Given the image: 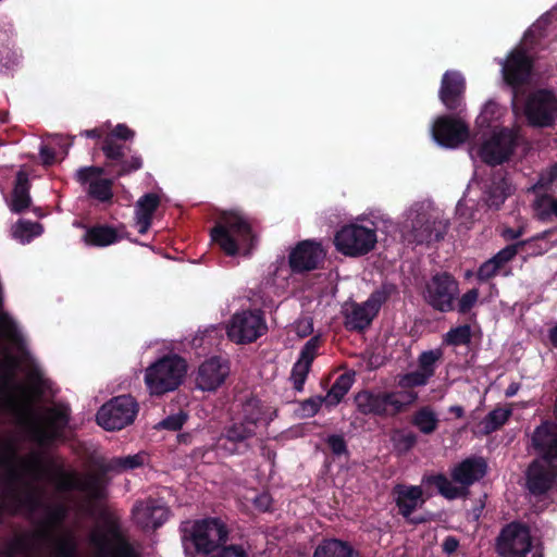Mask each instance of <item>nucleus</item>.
<instances>
[{"label": "nucleus", "mask_w": 557, "mask_h": 557, "mask_svg": "<svg viewBox=\"0 0 557 557\" xmlns=\"http://www.w3.org/2000/svg\"><path fill=\"white\" fill-rule=\"evenodd\" d=\"M479 299V290L472 288L465 293L458 301V311L460 313H467L476 304Z\"/></svg>", "instance_id": "09e8293b"}, {"label": "nucleus", "mask_w": 557, "mask_h": 557, "mask_svg": "<svg viewBox=\"0 0 557 557\" xmlns=\"http://www.w3.org/2000/svg\"><path fill=\"white\" fill-rule=\"evenodd\" d=\"M325 258L320 243L304 240L289 253V265L295 272L311 271Z\"/></svg>", "instance_id": "aec40b11"}, {"label": "nucleus", "mask_w": 557, "mask_h": 557, "mask_svg": "<svg viewBox=\"0 0 557 557\" xmlns=\"http://www.w3.org/2000/svg\"><path fill=\"white\" fill-rule=\"evenodd\" d=\"M138 405L131 396H119L104 404L97 413L98 424L108 431L121 430L133 423Z\"/></svg>", "instance_id": "9b49d317"}, {"label": "nucleus", "mask_w": 557, "mask_h": 557, "mask_svg": "<svg viewBox=\"0 0 557 557\" xmlns=\"http://www.w3.org/2000/svg\"><path fill=\"white\" fill-rule=\"evenodd\" d=\"M500 268L502 267L496 262V260L491 258L480 267L478 271V278L481 281H486L493 277Z\"/></svg>", "instance_id": "3c124183"}, {"label": "nucleus", "mask_w": 557, "mask_h": 557, "mask_svg": "<svg viewBox=\"0 0 557 557\" xmlns=\"http://www.w3.org/2000/svg\"><path fill=\"white\" fill-rule=\"evenodd\" d=\"M511 410L507 408H497L491 411L484 419V430L491 433L502 426L510 417Z\"/></svg>", "instance_id": "37998d69"}, {"label": "nucleus", "mask_w": 557, "mask_h": 557, "mask_svg": "<svg viewBox=\"0 0 557 557\" xmlns=\"http://www.w3.org/2000/svg\"><path fill=\"white\" fill-rule=\"evenodd\" d=\"M323 403H324L323 397H315V398H310V399L305 400L304 403H301V406H300L302 416L304 417L314 416L319 411V409Z\"/></svg>", "instance_id": "603ef678"}, {"label": "nucleus", "mask_w": 557, "mask_h": 557, "mask_svg": "<svg viewBox=\"0 0 557 557\" xmlns=\"http://www.w3.org/2000/svg\"><path fill=\"white\" fill-rule=\"evenodd\" d=\"M375 230L357 223L343 226L334 237L336 249L348 257H360L370 252L376 245Z\"/></svg>", "instance_id": "1a4fd4ad"}, {"label": "nucleus", "mask_w": 557, "mask_h": 557, "mask_svg": "<svg viewBox=\"0 0 557 557\" xmlns=\"http://www.w3.org/2000/svg\"><path fill=\"white\" fill-rule=\"evenodd\" d=\"M313 557H357V554L342 541L326 540L315 548Z\"/></svg>", "instance_id": "7c9ffc66"}, {"label": "nucleus", "mask_w": 557, "mask_h": 557, "mask_svg": "<svg viewBox=\"0 0 557 557\" xmlns=\"http://www.w3.org/2000/svg\"><path fill=\"white\" fill-rule=\"evenodd\" d=\"M161 193H147L135 203L134 221L140 234H146L151 226L152 219L161 205Z\"/></svg>", "instance_id": "b1692460"}, {"label": "nucleus", "mask_w": 557, "mask_h": 557, "mask_svg": "<svg viewBox=\"0 0 557 557\" xmlns=\"http://www.w3.org/2000/svg\"><path fill=\"white\" fill-rule=\"evenodd\" d=\"M417 442L416 435L408 433L401 436L400 443L405 446V448H411Z\"/></svg>", "instance_id": "0e129e2a"}, {"label": "nucleus", "mask_w": 557, "mask_h": 557, "mask_svg": "<svg viewBox=\"0 0 557 557\" xmlns=\"http://www.w3.org/2000/svg\"><path fill=\"white\" fill-rule=\"evenodd\" d=\"M103 169L98 166L82 168L77 171L76 177L82 184H89L88 194L100 201H108L112 198V181L101 178Z\"/></svg>", "instance_id": "5701e85b"}, {"label": "nucleus", "mask_w": 557, "mask_h": 557, "mask_svg": "<svg viewBox=\"0 0 557 557\" xmlns=\"http://www.w3.org/2000/svg\"><path fill=\"white\" fill-rule=\"evenodd\" d=\"M519 388H520V385L518 383H511L508 386V388L506 389L505 394L507 397H512L518 393Z\"/></svg>", "instance_id": "774afa93"}, {"label": "nucleus", "mask_w": 557, "mask_h": 557, "mask_svg": "<svg viewBox=\"0 0 557 557\" xmlns=\"http://www.w3.org/2000/svg\"><path fill=\"white\" fill-rule=\"evenodd\" d=\"M132 517L143 530H154L165 522L169 509L162 502L147 498L135 503Z\"/></svg>", "instance_id": "6ab92c4d"}, {"label": "nucleus", "mask_w": 557, "mask_h": 557, "mask_svg": "<svg viewBox=\"0 0 557 557\" xmlns=\"http://www.w3.org/2000/svg\"><path fill=\"white\" fill-rule=\"evenodd\" d=\"M187 372L185 360L178 356H166L145 370L144 382L150 395H163L175 391Z\"/></svg>", "instance_id": "423d86ee"}, {"label": "nucleus", "mask_w": 557, "mask_h": 557, "mask_svg": "<svg viewBox=\"0 0 557 557\" xmlns=\"http://www.w3.org/2000/svg\"><path fill=\"white\" fill-rule=\"evenodd\" d=\"M532 442L534 447L543 454L541 458H548L557 463V425L552 422H545L533 433Z\"/></svg>", "instance_id": "cd10ccee"}, {"label": "nucleus", "mask_w": 557, "mask_h": 557, "mask_svg": "<svg viewBox=\"0 0 557 557\" xmlns=\"http://www.w3.org/2000/svg\"><path fill=\"white\" fill-rule=\"evenodd\" d=\"M428 481L434 484L437 491L448 499H455L463 494L462 487H458L448 478L443 474H437L428 479Z\"/></svg>", "instance_id": "4c0bfd02"}, {"label": "nucleus", "mask_w": 557, "mask_h": 557, "mask_svg": "<svg viewBox=\"0 0 557 557\" xmlns=\"http://www.w3.org/2000/svg\"><path fill=\"white\" fill-rule=\"evenodd\" d=\"M385 299V293L376 290L363 304H345L344 317L346 327L355 331H362L368 327Z\"/></svg>", "instance_id": "2eb2a0df"}, {"label": "nucleus", "mask_w": 557, "mask_h": 557, "mask_svg": "<svg viewBox=\"0 0 557 557\" xmlns=\"http://www.w3.org/2000/svg\"><path fill=\"white\" fill-rule=\"evenodd\" d=\"M498 111H499V108L495 102H492V101L487 102L484 106V109L480 115L481 123L483 124V123L487 122L492 117V115H494Z\"/></svg>", "instance_id": "680f3d73"}, {"label": "nucleus", "mask_w": 557, "mask_h": 557, "mask_svg": "<svg viewBox=\"0 0 557 557\" xmlns=\"http://www.w3.org/2000/svg\"><path fill=\"white\" fill-rule=\"evenodd\" d=\"M29 185L27 174L18 171L16 175V184L13 190L12 210L20 212L30 205Z\"/></svg>", "instance_id": "2f4dec72"}, {"label": "nucleus", "mask_w": 557, "mask_h": 557, "mask_svg": "<svg viewBox=\"0 0 557 557\" xmlns=\"http://www.w3.org/2000/svg\"><path fill=\"white\" fill-rule=\"evenodd\" d=\"M458 545H459V543L455 537L448 536L443 542V549L447 554H451V553L456 552V549L458 548Z\"/></svg>", "instance_id": "e2e57ef3"}, {"label": "nucleus", "mask_w": 557, "mask_h": 557, "mask_svg": "<svg viewBox=\"0 0 557 557\" xmlns=\"http://www.w3.org/2000/svg\"><path fill=\"white\" fill-rule=\"evenodd\" d=\"M120 164V170L117 172V175L121 176V175H126L133 171H137L139 169H141L143 166V159L140 156H132L129 159L127 160H121L119 162Z\"/></svg>", "instance_id": "8fccbe9b"}, {"label": "nucleus", "mask_w": 557, "mask_h": 557, "mask_svg": "<svg viewBox=\"0 0 557 557\" xmlns=\"http://www.w3.org/2000/svg\"><path fill=\"white\" fill-rule=\"evenodd\" d=\"M557 180V163L541 173L536 186L544 188Z\"/></svg>", "instance_id": "4d7b16f0"}, {"label": "nucleus", "mask_w": 557, "mask_h": 557, "mask_svg": "<svg viewBox=\"0 0 557 557\" xmlns=\"http://www.w3.org/2000/svg\"><path fill=\"white\" fill-rule=\"evenodd\" d=\"M443 357V352L440 348L423 351L419 358V369L421 372H423L429 379H431L434 375L435 372V366L437 361L441 360Z\"/></svg>", "instance_id": "ea45409f"}, {"label": "nucleus", "mask_w": 557, "mask_h": 557, "mask_svg": "<svg viewBox=\"0 0 557 557\" xmlns=\"http://www.w3.org/2000/svg\"><path fill=\"white\" fill-rule=\"evenodd\" d=\"M557 476V463L548 458L536 459L527 473V485L531 493L543 494L550 488Z\"/></svg>", "instance_id": "4be33fe9"}, {"label": "nucleus", "mask_w": 557, "mask_h": 557, "mask_svg": "<svg viewBox=\"0 0 557 557\" xmlns=\"http://www.w3.org/2000/svg\"><path fill=\"white\" fill-rule=\"evenodd\" d=\"M535 216L542 221L557 219V199L550 196L536 198L533 205Z\"/></svg>", "instance_id": "c9c22d12"}, {"label": "nucleus", "mask_w": 557, "mask_h": 557, "mask_svg": "<svg viewBox=\"0 0 557 557\" xmlns=\"http://www.w3.org/2000/svg\"><path fill=\"white\" fill-rule=\"evenodd\" d=\"M327 444L335 455H342L346 451V443L339 435L329 436Z\"/></svg>", "instance_id": "13d9d810"}, {"label": "nucleus", "mask_w": 557, "mask_h": 557, "mask_svg": "<svg viewBox=\"0 0 557 557\" xmlns=\"http://www.w3.org/2000/svg\"><path fill=\"white\" fill-rule=\"evenodd\" d=\"M211 557H248L246 549L239 545H230Z\"/></svg>", "instance_id": "5fc2aeb1"}, {"label": "nucleus", "mask_w": 557, "mask_h": 557, "mask_svg": "<svg viewBox=\"0 0 557 557\" xmlns=\"http://www.w3.org/2000/svg\"><path fill=\"white\" fill-rule=\"evenodd\" d=\"M429 380L423 372L416 370L398 375L397 386L400 388L399 391H413V387L426 385Z\"/></svg>", "instance_id": "a19ab883"}, {"label": "nucleus", "mask_w": 557, "mask_h": 557, "mask_svg": "<svg viewBox=\"0 0 557 557\" xmlns=\"http://www.w3.org/2000/svg\"><path fill=\"white\" fill-rule=\"evenodd\" d=\"M500 65L504 79L511 86L524 84L531 76L532 60L520 49H515Z\"/></svg>", "instance_id": "412c9836"}, {"label": "nucleus", "mask_w": 557, "mask_h": 557, "mask_svg": "<svg viewBox=\"0 0 557 557\" xmlns=\"http://www.w3.org/2000/svg\"><path fill=\"white\" fill-rule=\"evenodd\" d=\"M465 91V79L460 73L447 71L442 79L440 98L450 110L457 109Z\"/></svg>", "instance_id": "c85d7f7f"}, {"label": "nucleus", "mask_w": 557, "mask_h": 557, "mask_svg": "<svg viewBox=\"0 0 557 557\" xmlns=\"http://www.w3.org/2000/svg\"><path fill=\"white\" fill-rule=\"evenodd\" d=\"M0 508L27 513L38 509L44 511L35 530L18 536L10 545L8 557H74L77 536L74 530L60 528L67 516V506L64 503L49 504L40 482L52 483L59 492L78 490L89 499H98L104 496L102 475L79 476L63 471L39 451L18 457L9 442L0 445Z\"/></svg>", "instance_id": "f257e3e1"}, {"label": "nucleus", "mask_w": 557, "mask_h": 557, "mask_svg": "<svg viewBox=\"0 0 557 557\" xmlns=\"http://www.w3.org/2000/svg\"><path fill=\"white\" fill-rule=\"evenodd\" d=\"M89 545L95 557H138L112 521L97 525L91 531Z\"/></svg>", "instance_id": "6e6552de"}, {"label": "nucleus", "mask_w": 557, "mask_h": 557, "mask_svg": "<svg viewBox=\"0 0 557 557\" xmlns=\"http://www.w3.org/2000/svg\"><path fill=\"white\" fill-rule=\"evenodd\" d=\"M487 465L483 458H467L451 469L454 482L468 487L482 479L486 473Z\"/></svg>", "instance_id": "a878e982"}, {"label": "nucleus", "mask_w": 557, "mask_h": 557, "mask_svg": "<svg viewBox=\"0 0 557 557\" xmlns=\"http://www.w3.org/2000/svg\"><path fill=\"white\" fill-rule=\"evenodd\" d=\"M524 114L531 125L547 127L557 117V99L549 90L541 89L531 94L524 106Z\"/></svg>", "instance_id": "4468645a"}, {"label": "nucleus", "mask_w": 557, "mask_h": 557, "mask_svg": "<svg viewBox=\"0 0 557 557\" xmlns=\"http://www.w3.org/2000/svg\"><path fill=\"white\" fill-rule=\"evenodd\" d=\"M496 548L502 557H524L531 549L529 530L520 523L506 525L497 537Z\"/></svg>", "instance_id": "dca6fc26"}, {"label": "nucleus", "mask_w": 557, "mask_h": 557, "mask_svg": "<svg viewBox=\"0 0 557 557\" xmlns=\"http://www.w3.org/2000/svg\"><path fill=\"white\" fill-rule=\"evenodd\" d=\"M230 363L220 357L205 360L196 374V386L205 392H214L222 386L230 375Z\"/></svg>", "instance_id": "f3484780"}, {"label": "nucleus", "mask_w": 557, "mask_h": 557, "mask_svg": "<svg viewBox=\"0 0 557 557\" xmlns=\"http://www.w3.org/2000/svg\"><path fill=\"white\" fill-rule=\"evenodd\" d=\"M40 156H41L42 161H44L45 164H50L52 162V160H53V153L47 147H41L40 148Z\"/></svg>", "instance_id": "338daca9"}, {"label": "nucleus", "mask_w": 557, "mask_h": 557, "mask_svg": "<svg viewBox=\"0 0 557 557\" xmlns=\"http://www.w3.org/2000/svg\"><path fill=\"white\" fill-rule=\"evenodd\" d=\"M102 151L107 159L120 162L124 157V146L115 143L112 137H107L102 145Z\"/></svg>", "instance_id": "49530a36"}, {"label": "nucleus", "mask_w": 557, "mask_h": 557, "mask_svg": "<svg viewBox=\"0 0 557 557\" xmlns=\"http://www.w3.org/2000/svg\"><path fill=\"white\" fill-rule=\"evenodd\" d=\"M258 417L249 418L245 422L234 423L226 433V437L233 442L244 441L255 434Z\"/></svg>", "instance_id": "e433bc0d"}, {"label": "nucleus", "mask_w": 557, "mask_h": 557, "mask_svg": "<svg viewBox=\"0 0 557 557\" xmlns=\"http://www.w3.org/2000/svg\"><path fill=\"white\" fill-rule=\"evenodd\" d=\"M518 252L516 245H509L503 248L500 251H498L493 259L496 260V262L503 267L505 263L510 261Z\"/></svg>", "instance_id": "6e6d98bb"}, {"label": "nucleus", "mask_w": 557, "mask_h": 557, "mask_svg": "<svg viewBox=\"0 0 557 557\" xmlns=\"http://www.w3.org/2000/svg\"><path fill=\"white\" fill-rule=\"evenodd\" d=\"M313 332V321L309 317L298 319L289 330V333H295L297 337L304 338Z\"/></svg>", "instance_id": "de8ad7c7"}, {"label": "nucleus", "mask_w": 557, "mask_h": 557, "mask_svg": "<svg viewBox=\"0 0 557 557\" xmlns=\"http://www.w3.org/2000/svg\"><path fill=\"white\" fill-rule=\"evenodd\" d=\"M117 238L119 236L116 231L109 226L89 228L84 235V240L86 244L99 247L114 244Z\"/></svg>", "instance_id": "473e14b6"}, {"label": "nucleus", "mask_w": 557, "mask_h": 557, "mask_svg": "<svg viewBox=\"0 0 557 557\" xmlns=\"http://www.w3.org/2000/svg\"><path fill=\"white\" fill-rule=\"evenodd\" d=\"M319 344V336L311 337L304 346L299 359L293 367L290 380L293 382L294 388L298 392L304 389V384L309 373L311 363L317 355Z\"/></svg>", "instance_id": "393cba45"}, {"label": "nucleus", "mask_w": 557, "mask_h": 557, "mask_svg": "<svg viewBox=\"0 0 557 557\" xmlns=\"http://www.w3.org/2000/svg\"><path fill=\"white\" fill-rule=\"evenodd\" d=\"M210 237L228 256L249 255L258 244L253 222L239 210L222 211Z\"/></svg>", "instance_id": "7ed1b4c3"}, {"label": "nucleus", "mask_w": 557, "mask_h": 557, "mask_svg": "<svg viewBox=\"0 0 557 557\" xmlns=\"http://www.w3.org/2000/svg\"><path fill=\"white\" fill-rule=\"evenodd\" d=\"M512 188L506 177L500 174L493 178L492 185L486 191V203L493 208H499L505 199L511 194Z\"/></svg>", "instance_id": "c756f323"}, {"label": "nucleus", "mask_w": 557, "mask_h": 557, "mask_svg": "<svg viewBox=\"0 0 557 557\" xmlns=\"http://www.w3.org/2000/svg\"><path fill=\"white\" fill-rule=\"evenodd\" d=\"M17 361L5 355L0 364V410L12 413L29 440L44 444L59 436L67 423L65 408H33V392L25 384L13 382Z\"/></svg>", "instance_id": "f03ea898"}, {"label": "nucleus", "mask_w": 557, "mask_h": 557, "mask_svg": "<svg viewBox=\"0 0 557 557\" xmlns=\"http://www.w3.org/2000/svg\"><path fill=\"white\" fill-rule=\"evenodd\" d=\"M186 420V416L182 412L177 414H173L162 420L158 425L162 429H168L172 431L180 430Z\"/></svg>", "instance_id": "864d4df0"}, {"label": "nucleus", "mask_w": 557, "mask_h": 557, "mask_svg": "<svg viewBox=\"0 0 557 557\" xmlns=\"http://www.w3.org/2000/svg\"><path fill=\"white\" fill-rule=\"evenodd\" d=\"M112 136L120 138V139L127 140V139H132L134 137V132L132 129H129L126 125L119 124L112 131Z\"/></svg>", "instance_id": "052dcab7"}, {"label": "nucleus", "mask_w": 557, "mask_h": 557, "mask_svg": "<svg viewBox=\"0 0 557 557\" xmlns=\"http://www.w3.org/2000/svg\"><path fill=\"white\" fill-rule=\"evenodd\" d=\"M0 336L10 342H18L16 325L4 312H0Z\"/></svg>", "instance_id": "a18cd8bd"}, {"label": "nucleus", "mask_w": 557, "mask_h": 557, "mask_svg": "<svg viewBox=\"0 0 557 557\" xmlns=\"http://www.w3.org/2000/svg\"><path fill=\"white\" fill-rule=\"evenodd\" d=\"M412 423L423 434H431L437 429L438 419L430 407H423L413 414Z\"/></svg>", "instance_id": "f704fd0d"}, {"label": "nucleus", "mask_w": 557, "mask_h": 557, "mask_svg": "<svg viewBox=\"0 0 557 557\" xmlns=\"http://www.w3.org/2000/svg\"><path fill=\"white\" fill-rule=\"evenodd\" d=\"M253 504L257 509L267 511L271 508L272 505V498L269 494L262 493L253 499Z\"/></svg>", "instance_id": "bf43d9fd"}, {"label": "nucleus", "mask_w": 557, "mask_h": 557, "mask_svg": "<svg viewBox=\"0 0 557 557\" xmlns=\"http://www.w3.org/2000/svg\"><path fill=\"white\" fill-rule=\"evenodd\" d=\"M354 383V377L351 374L343 373L341 374L331 389L327 392L326 396L323 397L324 403L327 406H336L343 399V397L348 393L351 385Z\"/></svg>", "instance_id": "72a5a7b5"}, {"label": "nucleus", "mask_w": 557, "mask_h": 557, "mask_svg": "<svg viewBox=\"0 0 557 557\" xmlns=\"http://www.w3.org/2000/svg\"><path fill=\"white\" fill-rule=\"evenodd\" d=\"M228 529L218 518L187 522L184 539L191 541L198 552L209 554L227 541Z\"/></svg>", "instance_id": "0eeeda50"}, {"label": "nucleus", "mask_w": 557, "mask_h": 557, "mask_svg": "<svg viewBox=\"0 0 557 557\" xmlns=\"http://www.w3.org/2000/svg\"><path fill=\"white\" fill-rule=\"evenodd\" d=\"M448 222L441 210L430 202L414 203L403 223L404 237L417 244H430L443 238Z\"/></svg>", "instance_id": "20e7f679"}, {"label": "nucleus", "mask_w": 557, "mask_h": 557, "mask_svg": "<svg viewBox=\"0 0 557 557\" xmlns=\"http://www.w3.org/2000/svg\"><path fill=\"white\" fill-rule=\"evenodd\" d=\"M522 234V230H512V228H504L502 235L506 239H515L518 238Z\"/></svg>", "instance_id": "69168bd1"}, {"label": "nucleus", "mask_w": 557, "mask_h": 557, "mask_svg": "<svg viewBox=\"0 0 557 557\" xmlns=\"http://www.w3.org/2000/svg\"><path fill=\"white\" fill-rule=\"evenodd\" d=\"M145 461V456L141 454H136L132 456L115 458L111 460L104 471H123L131 470L140 467Z\"/></svg>", "instance_id": "79ce46f5"}, {"label": "nucleus", "mask_w": 557, "mask_h": 557, "mask_svg": "<svg viewBox=\"0 0 557 557\" xmlns=\"http://www.w3.org/2000/svg\"><path fill=\"white\" fill-rule=\"evenodd\" d=\"M459 294L458 282L448 273H437L426 282L422 297L428 305L440 312H449Z\"/></svg>", "instance_id": "9d476101"}, {"label": "nucleus", "mask_w": 557, "mask_h": 557, "mask_svg": "<svg viewBox=\"0 0 557 557\" xmlns=\"http://www.w3.org/2000/svg\"><path fill=\"white\" fill-rule=\"evenodd\" d=\"M470 338L471 327L469 325H460L446 333L444 343L454 346L466 345L470 342Z\"/></svg>", "instance_id": "c03bdc74"}, {"label": "nucleus", "mask_w": 557, "mask_h": 557, "mask_svg": "<svg viewBox=\"0 0 557 557\" xmlns=\"http://www.w3.org/2000/svg\"><path fill=\"white\" fill-rule=\"evenodd\" d=\"M13 236L22 243L29 242L42 233V226L36 222L18 221L13 226Z\"/></svg>", "instance_id": "58836bf2"}, {"label": "nucleus", "mask_w": 557, "mask_h": 557, "mask_svg": "<svg viewBox=\"0 0 557 557\" xmlns=\"http://www.w3.org/2000/svg\"><path fill=\"white\" fill-rule=\"evenodd\" d=\"M227 336L236 344L252 343L267 331L262 314L258 311H242L235 313L226 327Z\"/></svg>", "instance_id": "f8f14e48"}, {"label": "nucleus", "mask_w": 557, "mask_h": 557, "mask_svg": "<svg viewBox=\"0 0 557 557\" xmlns=\"http://www.w3.org/2000/svg\"><path fill=\"white\" fill-rule=\"evenodd\" d=\"M418 399L414 391L370 392L362 391L355 396V403L360 413L393 418L406 411Z\"/></svg>", "instance_id": "39448f33"}, {"label": "nucleus", "mask_w": 557, "mask_h": 557, "mask_svg": "<svg viewBox=\"0 0 557 557\" xmlns=\"http://www.w3.org/2000/svg\"><path fill=\"white\" fill-rule=\"evenodd\" d=\"M515 135L508 129H494L488 137H484L480 145L471 147V154H476L488 164H499L508 159L512 152Z\"/></svg>", "instance_id": "ddd939ff"}, {"label": "nucleus", "mask_w": 557, "mask_h": 557, "mask_svg": "<svg viewBox=\"0 0 557 557\" xmlns=\"http://www.w3.org/2000/svg\"><path fill=\"white\" fill-rule=\"evenodd\" d=\"M432 135L440 145L456 148L468 139L469 129L460 119L442 116L434 122Z\"/></svg>", "instance_id": "a211bd4d"}, {"label": "nucleus", "mask_w": 557, "mask_h": 557, "mask_svg": "<svg viewBox=\"0 0 557 557\" xmlns=\"http://www.w3.org/2000/svg\"><path fill=\"white\" fill-rule=\"evenodd\" d=\"M393 496L399 512L406 519L425 502L422 488L417 485L397 484L393 488Z\"/></svg>", "instance_id": "bb28decb"}]
</instances>
